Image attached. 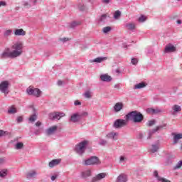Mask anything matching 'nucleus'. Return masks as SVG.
<instances>
[{
	"instance_id": "nucleus-41",
	"label": "nucleus",
	"mask_w": 182,
	"mask_h": 182,
	"mask_svg": "<svg viewBox=\"0 0 182 182\" xmlns=\"http://www.w3.org/2000/svg\"><path fill=\"white\" fill-rule=\"evenodd\" d=\"M182 166V161L178 162V164L174 166V170H177V168H181Z\"/></svg>"
},
{
	"instance_id": "nucleus-1",
	"label": "nucleus",
	"mask_w": 182,
	"mask_h": 182,
	"mask_svg": "<svg viewBox=\"0 0 182 182\" xmlns=\"http://www.w3.org/2000/svg\"><path fill=\"white\" fill-rule=\"evenodd\" d=\"M12 52L9 48L4 50L3 53L1 55V59H6L11 58L12 59L18 58L22 55V49H23V44L22 43H16L11 46Z\"/></svg>"
},
{
	"instance_id": "nucleus-50",
	"label": "nucleus",
	"mask_w": 182,
	"mask_h": 182,
	"mask_svg": "<svg viewBox=\"0 0 182 182\" xmlns=\"http://www.w3.org/2000/svg\"><path fill=\"white\" fill-rule=\"evenodd\" d=\"M159 113H161V109L159 108L154 109V114H159Z\"/></svg>"
},
{
	"instance_id": "nucleus-43",
	"label": "nucleus",
	"mask_w": 182,
	"mask_h": 182,
	"mask_svg": "<svg viewBox=\"0 0 182 182\" xmlns=\"http://www.w3.org/2000/svg\"><path fill=\"white\" fill-rule=\"evenodd\" d=\"M84 96L87 99H90V97H92V95H90V91L85 92V93L84 94Z\"/></svg>"
},
{
	"instance_id": "nucleus-64",
	"label": "nucleus",
	"mask_w": 182,
	"mask_h": 182,
	"mask_svg": "<svg viewBox=\"0 0 182 182\" xmlns=\"http://www.w3.org/2000/svg\"><path fill=\"white\" fill-rule=\"evenodd\" d=\"M115 72H116V73H120V70L117 69V70H115Z\"/></svg>"
},
{
	"instance_id": "nucleus-15",
	"label": "nucleus",
	"mask_w": 182,
	"mask_h": 182,
	"mask_svg": "<svg viewBox=\"0 0 182 182\" xmlns=\"http://www.w3.org/2000/svg\"><path fill=\"white\" fill-rule=\"evenodd\" d=\"M100 79L102 82H112V77L107 74L101 75Z\"/></svg>"
},
{
	"instance_id": "nucleus-59",
	"label": "nucleus",
	"mask_w": 182,
	"mask_h": 182,
	"mask_svg": "<svg viewBox=\"0 0 182 182\" xmlns=\"http://www.w3.org/2000/svg\"><path fill=\"white\" fill-rule=\"evenodd\" d=\"M41 124H42V123H41V122H39V121L36 123V126H37V127H39V126H41Z\"/></svg>"
},
{
	"instance_id": "nucleus-54",
	"label": "nucleus",
	"mask_w": 182,
	"mask_h": 182,
	"mask_svg": "<svg viewBox=\"0 0 182 182\" xmlns=\"http://www.w3.org/2000/svg\"><path fill=\"white\" fill-rule=\"evenodd\" d=\"M75 106H80V105H82V102H80V101L79 100H75L74 102Z\"/></svg>"
},
{
	"instance_id": "nucleus-4",
	"label": "nucleus",
	"mask_w": 182,
	"mask_h": 182,
	"mask_svg": "<svg viewBox=\"0 0 182 182\" xmlns=\"http://www.w3.org/2000/svg\"><path fill=\"white\" fill-rule=\"evenodd\" d=\"M89 116V113L87 112H77L71 115L70 119V122H73V123H77L80 120H82L83 117H87Z\"/></svg>"
},
{
	"instance_id": "nucleus-30",
	"label": "nucleus",
	"mask_w": 182,
	"mask_h": 182,
	"mask_svg": "<svg viewBox=\"0 0 182 182\" xmlns=\"http://www.w3.org/2000/svg\"><path fill=\"white\" fill-rule=\"evenodd\" d=\"M110 16H109V14H102L100 18V22H105L107 18H109Z\"/></svg>"
},
{
	"instance_id": "nucleus-14",
	"label": "nucleus",
	"mask_w": 182,
	"mask_h": 182,
	"mask_svg": "<svg viewBox=\"0 0 182 182\" xmlns=\"http://www.w3.org/2000/svg\"><path fill=\"white\" fill-rule=\"evenodd\" d=\"M14 34L16 36H25L26 35V31H23L22 28H17L15 30Z\"/></svg>"
},
{
	"instance_id": "nucleus-22",
	"label": "nucleus",
	"mask_w": 182,
	"mask_h": 182,
	"mask_svg": "<svg viewBox=\"0 0 182 182\" xmlns=\"http://www.w3.org/2000/svg\"><path fill=\"white\" fill-rule=\"evenodd\" d=\"M104 60H107V57H98L92 60V62H95L97 63H102Z\"/></svg>"
},
{
	"instance_id": "nucleus-16",
	"label": "nucleus",
	"mask_w": 182,
	"mask_h": 182,
	"mask_svg": "<svg viewBox=\"0 0 182 182\" xmlns=\"http://www.w3.org/2000/svg\"><path fill=\"white\" fill-rule=\"evenodd\" d=\"M60 161H62L60 159H53L49 163V167H55V166L60 164Z\"/></svg>"
},
{
	"instance_id": "nucleus-40",
	"label": "nucleus",
	"mask_w": 182,
	"mask_h": 182,
	"mask_svg": "<svg viewBox=\"0 0 182 182\" xmlns=\"http://www.w3.org/2000/svg\"><path fill=\"white\" fill-rule=\"evenodd\" d=\"M99 144H100V146H106L107 144V141L105 139H100Z\"/></svg>"
},
{
	"instance_id": "nucleus-58",
	"label": "nucleus",
	"mask_w": 182,
	"mask_h": 182,
	"mask_svg": "<svg viewBox=\"0 0 182 182\" xmlns=\"http://www.w3.org/2000/svg\"><path fill=\"white\" fill-rule=\"evenodd\" d=\"M62 85H63V81L59 80L58 81V86H62Z\"/></svg>"
},
{
	"instance_id": "nucleus-7",
	"label": "nucleus",
	"mask_w": 182,
	"mask_h": 182,
	"mask_svg": "<svg viewBox=\"0 0 182 182\" xmlns=\"http://www.w3.org/2000/svg\"><path fill=\"white\" fill-rule=\"evenodd\" d=\"M0 92L4 93V96L6 97V95L9 93V81L5 80L0 83Z\"/></svg>"
},
{
	"instance_id": "nucleus-23",
	"label": "nucleus",
	"mask_w": 182,
	"mask_h": 182,
	"mask_svg": "<svg viewBox=\"0 0 182 182\" xmlns=\"http://www.w3.org/2000/svg\"><path fill=\"white\" fill-rule=\"evenodd\" d=\"M159 149H160V145L159 144H153L150 149L151 153H156L159 151Z\"/></svg>"
},
{
	"instance_id": "nucleus-38",
	"label": "nucleus",
	"mask_w": 182,
	"mask_h": 182,
	"mask_svg": "<svg viewBox=\"0 0 182 182\" xmlns=\"http://www.w3.org/2000/svg\"><path fill=\"white\" fill-rule=\"evenodd\" d=\"M78 9H80V11H85V9H86V6L82 4V3H80L78 4Z\"/></svg>"
},
{
	"instance_id": "nucleus-48",
	"label": "nucleus",
	"mask_w": 182,
	"mask_h": 182,
	"mask_svg": "<svg viewBox=\"0 0 182 182\" xmlns=\"http://www.w3.org/2000/svg\"><path fill=\"white\" fill-rule=\"evenodd\" d=\"M159 179V181H161V182H171L170 181V180H168L167 178H158Z\"/></svg>"
},
{
	"instance_id": "nucleus-21",
	"label": "nucleus",
	"mask_w": 182,
	"mask_h": 182,
	"mask_svg": "<svg viewBox=\"0 0 182 182\" xmlns=\"http://www.w3.org/2000/svg\"><path fill=\"white\" fill-rule=\"evenodd\" d=\"M125 26L129 31H134V29H136V24H134V23H127Z\"/></svg>"
},
{
	"instance_id": "nucleus-18",
	"label": "nucleus",
	"mask_w": 182,
	"mask_h": 182,
	"mask_svg": "<svg viewBox=\"0 0 182 182\" xmlns=\"http://www.w3.org/2000/svg\"><path fill=\"white\" fill-rule=\"evenodd\" d=\"M119 134L117 132H109L106 135V137L107 139H112V140H117V138H116V136H118Z\"/></svg>"
},
{
	"instance_id": "nucleus-60",
	"label": "nucleus",
	"mask_w": 182,
	"mask_h": 182,
	"mask_svg": "<svg viewBox=\"0 0 182 182\" xmlns=\"http://www.w3.org/2000/svg\"><path fill=\"white\" fill-rule=\"evenodd\" d=\"M103 4H109L110 0H102Z\"/></svg>"
},
{
	"instance_id": "nucleus-56",
	"label": "nucleus",
	"mask_w": 182,
	"mask_h": 182,
	"mask_svg": "<svg viewBox=\"0 0 182 182\" xmlns=\"http://www.w3.org/2000/svg\"><path fill=\"white\" fill-rule=\"evenodd\" d=\"M1 6H6V1H0V7Z\"/></svg>"
},
{
	"instance_id": "nucleus-52",
	"label": "nucleus",
	"mask_w": 182,
	"mask_h": 182,
	"mask_svg": "<svg viewBox=\"0 0 182 182\" xmlns=\"http://www.w3.org/2000/svg\"><path fill=\"white\" fill-rule=\"evenodd\" d=\"M154 177H156L158 181H159V178H162L161 177L159 176V172H157V171H154Z\"/></svg>"
},
{
	"instance_id": "nucleus-2",
	"label": "nucleus",
	"mask_w": 182,
	"mask_h": 182,
	"mask_svg": "<svg viewBox=\"0 0 182 182\" xmlns=\"http://www.w3.org/2000/svg\"><path fill=\"white\" fill-rule=\"evenodd\" d=\"M127 120L134 123H141V121L144 120V116L138 111H132L127 114Z\"/></svg>"
},
{
	"instance_id": "nucleus-25",
	"label": "nucleus",
	"mask_w": 182,
	"mask_h": 182,
	"mask_svg": "<svg viewBox=\"0 0 182 182\" xmlns=\"http://www.w3.org/2000/svg\"><path fill=\"white\" fill-rule=\"evenodd\" d=\"M172 110H173V114H174V113L181 112V107H180V105H174L172 107Z\"/></svg>"
},
{
	"instance_id": "nucleus-46",
	"label": "nucleus",
	"mask_w": 182,
	"mask_h": 182,
	"mask_svg": "<svg viewBox=\"0 0 182 182\" xmlns=\"http://www.w3.org/2000/svg\"><path fill=\"white\" fill-rule=\"evenodd\" d=\"M11 33H12V30H7L4 32V36H11Z\"/></svg>"
},
{
	"instance_id": "nucleus-51",
	"label": "nucleus",
	"mask_w": 182,
	"mask_h": 182,
	"mask_svg": "<svg viewBox=\"0 0 182 182\" xmlns=\"http://www.w3.org/2000/svg\"><path fill=\"white\" fill-rule=\"evenodd\" d=\"M60 42H69V41H70V38H60Z\"/></svg>"
},
{
	"instance_id": "nucleus-11",
	"label": "nucleus",
	"mask_w": 182,
	"mask_h": 182,
	"mask_svg": "<svg viewBox=\"0 0 182 182\" xmlns=\"http://www.w3.org/2000/svg\"><path fill=\"white\" fill-rule=\"evenodd\" d=\"M58 130V127L57 126H53L48 129L46 130V133L47 136H51V134H53L55 132Z\"/></svg>"
},
{
	"instance_id": "nucleus-24",
	"label": "nucleus",
	"mask_w": 182,
	"mask_h": 182,
	"mask_svg": "<svg viewBox=\"0 0 182 182\" xmlns=\"http://www.w3.org/2000/svg\"><path fill=\"white\" fill-rule=\"evenodd\" d=\"M92 176V171L90 170H87L82 173V177L83 178H87V177H90Z\"/></svg>"
},
{
	"instance_id": "nucleus-13",
	"label": "nucleus",
	"mask_w": 182,
	"mask_h": 182,
	"mask_svg": "<svg viewBox=\"0 0 182 182\" xmlns=\"http://www.w3.org/2000/svg\"><path fill=\"white\" fill-rule=\"evenodd\" d=\"M172 136H173V144H177L178 141L182 139V134L172 133Z\"/></svg>"
},
{
	"instance_id": "nucleus-3",
	"label": "nucleus",
	"mask_w": 182,
	"mask_h": 182,
	"mask_svg": "<svg viewBox=\"0 0 182 182\" xmlns=\"http://www.w3.org/2000/svg\"><path fill=\"white\" fill-rule=\"evenodd\" d=\"M89 141L87 140H84L77 145H75V147L74 149V151L77 153V154H79V156H83L85 154V151H86V146H87Z\"/></svg>"
},
{
	"instance_id": "nucleus-53",
	"label": "nucleus",
	"mask_w": 182,
	"mask_h": 182,
	"mask_svg": "<svg viewBox=\"0 0 182 182\" xmlns=\"http://www.w3.org/2000/svg\"><path fill=\"white\" fill-rule=\"evenodd\" d=\"M23 6L25 7V8H31V6H32V5H31V4H29V3H28V2H24V4H23Z\"/></svg>"
},
{
	"instance_id": "nucleus-20",
	"label": "nucleus",
	"mask_w": 182,
	"mask_h": 182,
	"mask_svg": "<svg viewBox=\"0 0 182 182\" xmlns=\"http://www.w3.org/2000/svg\"><path fill=\"white\" fill-rule=\"evenodd\" d=\"M18 110L16 109V108H15V106H11L9 107L7 113L9 114H15V113H17Z\"/></svg>"
},
{
	"instance_id": "nucleus-10",
	"label": "nucleus",
	"mask_w": 182,
	"mask_h": 182,
	"mask_svg": "<svg viewBox=\"0 0 182 182\" xmlns=\"http://www.w3.org/2000/svg\"><path fill=\"white\" fill-rule=\"evenodd\" d=\"M106 173H98L97 176L92 178L91 182H99L100 180H103L106 177Z\"/></svg>"
},
{
	"instance_id": "nucleus-35",
	"label": "nucleus",
	"mask_w": 182,
	"mask_h": 182,
	"mask_svg": "<svg viewBox=\"0 0 182 182\" xmlns=\"http://www.w3.org/2000/svg\"><path fill=\"white\" fill-rule=\"evenodd\" d=\"M34 90H35V88H32V87H29L28 88H27L26 92H27L28 95H33Z\"/></svg>"
},
{
	"instance_id": "nucleus-49",
	"label": "nucleus",
	"mask_w": 182,
	"mask_h": 182,
	"mask_svg": "<svg viewBox=\"0 0 182 182\" xmlns=\"http://www.w3.org/2000/svg\"><path fill=\"white\" fill-rule=\"evenodd\" d=\"M131 62L132 65H137V63H139V60L137 58H132Z\"/></svg>"
},
{
	"instance_id": "nucleus-57",
	"label": "nucleus",
	"mask_w": 182,
	"mask_h": 182,
	"mask_svg": "<svg viewBox=\"0 0 182 182\" xmlns=\"http://www.w3.org/2000/svg\"><path fill=\"white\" fill-rule=\"evenodd\" d=\"M55 178H58V175H54L51 176L52 181H55Z\"/></svg>"
},
{
	"instance_id": "nucleus-34",
	"label": "nucleus",
	"mask_w": 182,
	"mask_h": 182,
	"mask_svg": "<svg viewBox=\"0 0 182 182\" xmlns=\"http://www.w3.org/2000/svg\"><path fill=\"white\" fill-rule=\"evenodd\" d=\"M111 31H112V27H110V26L104 27L102 29V32L104 33H107L108 32H110Z\"/></svg>"
},
{
	"instance_id": "nucleus-29",
	"label": "nucleus",
	"mask_w": 182,
	"mask_h": 182,
	"mask_svg": "<svg viewBox=\"0 0 182 182\" xmlns=\"http://www.w3.org/2000/svg\"><path fill=\"white\" fill-rule=\"evenodd\" d=\"M8 176V169H3L0 171V177L4 178V177H6Z\"/></svg>"
},
{
	"instance_id": "nucleus-12",
	"label": "nucleus",
	"mask_w": 182,
	"mask_h": 182,
	"mask_svg": "<svg viewBox=\"0 0 182 182\" xmlns=\"http://www.w3.org/2000/svg\"><path fill=\"white\" fill-rule=\"evenodd\" d=\"M123 109V102H117L114 106L115 113H119Z\"/></svg>"
},
{
	"instance_id": "nucleus-6",
	"label": "nucleus",
	"mask_w": 182,
	"mask_h": 182,
	"mask_svg": "<svg viewBox=\"0 0 182 182\" xmlns=\"http://www.w3.org/2000/svg\"><path fill=\"white\" fill-rule=\"evenodd\" d=\"M127 123H129V120L127 119V115L125 116V119H118L114 122V127L115 129H122V127H125L127 126Z\"/></svg>"
},
{
	"instance_id": "nucleus-47",
	"label": "nucleus",
	"mask_w": 182,
	"mask_h": 182,
	"mask_svg": "<svg viewBox=\"0 0 182 182\" xmlns=\"http://www.w3.org/2000/svg\"><path fill=\"white\" fill-rule=\"evenodd\" d=\"M17 123H22L23 122V117L20 116L16 118Z\"/></svg>"
},
{
	"instance_id": "nucleus-28",
	"label": "nucleus",
	"mask_w": 182,
	"mask_h": 182,
	"mask_svg": "<svg viewBox=\"0 0 182 182\" xmlns=\"http://www.w3.org/2000/svg\"><path fill=\"white\" fill-rule=\"evenodd\" d=\"M80 21H73L69 24V28H76V26H79V25H80Z\"/></svg>"
},
{
	"instance_id": "nucleus-17",
	"label": "nucleus",
	"mask_w": 182,
	"mask_h": 182,
	"mask_svg": "<svg viewBox=\"0 0 182 182\" xmlns=\"http://www.w3.org/2000/svg\"><path fill=\"white\" fill-rule=\"evenodd\" d=\"M117 182H127V176L126 174H120L117 179Z\"/></svg>"
},
{
	"instance_id": "nucleus-62",
	"label": "nucleus",
	"mask_w": 182,
	"mask_h": 182,
	"mask_svg": "<svg viewBox=\"0 0 182 182\" xmlns=\"http://www.w3.org/2000/svg\"><path fill=\"white\" fill-rule=\"evenodd\" d=\"M176 22L178 25H181V20H178Z\"/></svg>"
},
{
	"instance_id": "nucleus-32",
	"label": "nucleus",
	"mask_w": 182,
	"mask_h": 182,
	"mask_svg": "<svg viewBox=\"0 0 182 182\" xmlns=\"http://www.w3.org/2000/svg\"><path fill=\"white\" fill-rule=\"evenodd\" d=\"M16 150H21L23 149V143L22 142H17L15 145Z\"/></svg>"
},
{
	"instance_id": "nucleus-9",
	"label": "nucleus",
	"mask_w": 182,
	"mask_h": 182,
	"mask_svg": "<svg viewBox=\"0 0 182 182\" xmlns=\"http://www.w3.org/2000/svg\"><path fill=\"white\" fill-rule=\"evenodd\" d=\"M176 50H177V48H176V46H174L171 43H168L165 47L164 53H171V52H176Z\"/></svg>"
},
{
	"instance_id": "nucleus-45",
	"label": "nucleus",
	"mask_w": 182,
	"mask_h": 182,
	"mask_svg": "<svg viewBox=\"0 0 182 182\" xmlns=\"http://www.w3.org/2000/svg\"><path fill=\"white\" fill-rule=\"evenodd\" d=\"M146 112H148L149 114H154V109H153V108H148L146 109Z\"/></svg>"
},
{
	"instance_id": "nucleus-39",
	"label": "nucleus",
	"mask_w": 182,
	"mask_h": 182,
	"mask_svg": "<svg viewBox=\"0 0 182 182\" xmlns=\"http://www.w3.org/2000/svg\"><path fill=\"white\" fill-rule=\"evenodd\" d=\"M154 124H156V121L155 120L149 121L148 123H147V126L149 127H151V126H154Z\"/></svg>"
},
{
	"instance_id": "nucleus-42",
	"label": "nucleus",
	"mask_w": 182,
	"mask_h": 182,
	"mask_svg": "<svg viewBox=\"0 0 182 182\" xmlns=\"http://www.w3.org/2000/svg\"><path fill=\"white\" fill-rule=\"evenodd\" d=\"M146 19H147V18H146V16L141 15V16L139 18L138 21H139V22H144V21H146Z\"/></svg>"
},
{
	"instance_id": "nucleus-37",
	"label": "nucleus",
	"mask_w": 182,
	"mask_h": 182,
	"mask_svg": "<svg viewBox=\"0 0 182 182\" xmlns=\"http://www.w3.org/2000/svg\"><path fill=\"white\" fill-rule=\"evenodd\" d=\"M37 119V117H36V114H33V115H31L29 118V121L30 122H35Z\"/></svg>"
},
{
	"instance_id": "nucleus-19",
	"label": "nucleus",
	"mask_w": 182,
	"mask_h": 182,
	"mask_svg": "<svg viewBox=\"0 0 182 182\" xmlns=\"http://www.w3.org/2000/svg\"><path fill=\"white\" fill-rule=\"evenodd\" d=\"M36 174H38L36 173V171L33 170V171H30L29 172H28L26 173V178H33V177H36Z\"/></svg>"
},
{
	"instance_id": "nucleus-27",
	"label": "nucleus",
	"mask_w": 182,
	"mask_h": 182,
	"mask_svg": "<svg viewBox=\"0 0 182 182\" xmlns=\"http://www.w3.org/2000/svg\"><path fill=\"white\" fill-rule=\"evenodd\" d=\"M146 85L147 84H146V82H140L134 86V89H143V87H146Z\"/></svg>"
},
{
	"instance_id": "nucleus-36",
	"label": "nucleus",
	"mask_w": 182,
	"mask_h": 182,
	"mask_svg": "<svg viewBox=\"0 0 182 182\" xmlns=\"http://www.w3.org/2000/svg\"><path fill=\"white\" fill-rule=\"evenodd\" d=\"M4 136H8V132L0 129V137H4Z\"/></svg>"
},
{
	"instance_id": "nucleus-33",
	"label": "nucleus",
	"mask_w": 182,
	"mask_h": 182,
	"mask_svg": "<svg viewBox=\"0 0 182 182\" xmlns=\"http://www.w3.org/2000/svg\"><path fill=\"white\" fill-rule=\"evenodd\" d=\"M120 16H122V12L119 10L116 11L114 14V18L115 19H119Z\"/></svg>"
},
{
	"instance_id": "nucleus-26",
	"label": "nucleus",
	"mask_w": 182,
	"mask_h": 182,
	"mask_svg": "<svg viewBox=\"0 0 182 182\" xmlns=\"http://www.w3.org/2000/svg\"><path fill=\"white\" fill-rule=\"evenodd\" d=\"M55 120H60V119H62V117H65V113L63 112H55Z\"/></svg>"
},
{
	"instance_id": "nucleus-44",
	"label": "nucleus",
	"mask_w": 182,
	"mask_h": 182,
	"mask_svg": "<svg viewBox=\"0 0 182 182\" xmlns=\"http://www.w3.org/2000/svg\"><path fill=\"white\" fill-rule=\"evenodd\" d=\"M55 112L49 114V119H50V120H55Z\"/></svg>"
},
{
	"instance_id": "nucleus-63",
	"label": "nucleus",
	"mask_w": 182,
	"mask_h": 182,
	"mask_svg": "<svg viewBox=\"0 0 182 182\" xmlns=\"http://www.w3.org/2000/svg\"><path fill=\"white\" fill-rule=\"evenodd\" d=\"M36 2H38V0H33V5H36Z\"/></svg>"
},
{
	"instance_id": "nucleus-31",
	"label": "nucleus",
	"mask_w": 182,
	"mask_h": 182,
	"mask_svg": "<svg viewBox=\"0 0 182 182\" xmlns=\"http://www.w3.org/2000/svg\"><path fill=\"white\" fill-rule=\"evenodd\" d=\"M32 95L36 96V97H39V96H41V90L34 88V92H33Z\"/></svg>"
},
{
	"instance_id": "nucleus-8",
	"label": "nucleus",
	"mask_w": 182,
	"mask_h": 182,
	"mask_svg": "<svg viewBox=\"0 0 182 182\" xmlns=\"http://www.w3.org/2000/svg\"><path fill=\"white\" fill-rule=\"evenodd\" d=\"M166 126H167V124H164L162 125H159V126L156 127L155 129H149L148 139H151L152 134H154V133H156V132L162 130V129H164V127H166Z\"/></svg>"
},
{
	"instance_id": "nucleus-55",
	"label": "nucleus",
	"mask_w": 182,
	"mask_h": 182,
	"mask_svg": "<svg viewBox=\"0 0 182 182\" xmlns=\"http://www.w3.org/2000/svg\"><path fill=\"white\" fill-rule=\"evenodd\" d=\"M6 160L5 158H0V166L1 164H4V163H5Z\"/></svg>"
},
{
	"instance_id": "nucleus-61",
	"label": "nucleus",
	"mask_w": 182,
	"mask_h": 182,
	"mask_svg": "<svg viewBox=\"0 0 182 182\" xmlns=\"http://www.w3.org/2000/svg\"><path fill=\"white\" fill-rule=\"evenodd\" d=\"M124 161V156H120V161Z\"/></svg>"
},
{
	"instance_id": "nucleus-5",
	"label": "nucleus",
	"mask_w": 182,
	"mask_h": 182,
	"mask_svg": "<svg viewBox=\"0 0 182 182\" xmlns=\"http://www.w3.org/2000/svg\"><path fill=\"white\" fill-rule=\"evenodd\" d=\"M102 162L97 156H91L89 159L84 161V166H98Z\"/></svg>"
}]
</instances>
